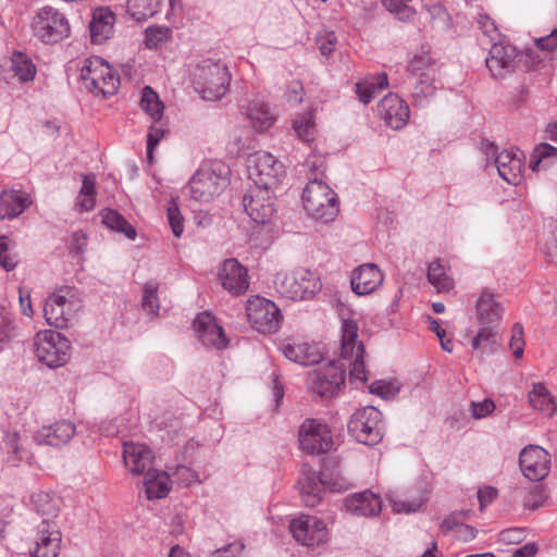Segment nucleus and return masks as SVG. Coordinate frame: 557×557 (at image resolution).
Returning a JSON list of instances; mask_svg holds the SVG:
<instances>
[{"instance_id":"obj_61","label":"nucleus","mask_w":557,"mask_h":557,"mask_svg":"<svg viewBox=\"0 0 557 557\" xmlns=\"http://www.w3.org/2000/svg\"><path fill=\"white\" fill-rule=\"evenodd\" d=\"M497 490L493 486H485L478 491V499L480 503V510L483 511L487 505L492 504L497 497Z\"/></svg>"},{"instance_id":"obj_5","label":"nucleus","mask_w":557,"mask_h":557,"mask_svg":"<svg viewBox=\"0 0 557 557\" xmlns=\"http://www.w3.org/2000/svg\"><path fill=\"white\" fill-rule=\"evenodd\" d=\"M81 79L86 89L95 96L103 98L116 94L120 87V77L115 71L100 57H90L84 60L81 67Z\"/></svg>"},{"instance_id":"obj_36","label":"nucleus","mask_w":557,"mask_h":557,"mask_svg":"<svg viewBox=\"0 0 557 557\" xmlns=\"http://www.w3.org/2000/svg\"><path fill=\"white\" fill-rule=\"evenodd\" d=\"M528 396L530 405L545 416L552 417L557 411V405L544 384L534 383Z\"/></svg>"},{"instance_id":"obj_13","label":"nucleus","mask_w":557,"mask_h":557,"mask_svg":"<svg viewBox=\"0 0 557 557\" xmlns=\"http://www.w3.org/2000/svg\"><path fill=\"white\" fill-rule=\"evenodd\" d=\"M34 34L45 44H55L70 35L67 18L52 7H44L33 22Z\"/></svg>"},{"instance_id":"obj_38","label":"nucleus","mask_w":557,"mask_h":557,"mask_svg":"<svg viewBox=\"0 0 557 557\" xmlns=\"http://www.w3.org/2000/svg\"><path fill=\"white\" fill-rule=\"evenodd\" d=\"M30 502L37 513L46 516V519H53L60 510V498L55 494L44 491L34 492Z\"/></svg>"},{"instance_id":"obj_30","label":"nucleus","mask_w":557,"mask_h":557,"mask_svg":"<svg viewBox=\"0 0 557 557\" xmlns=\"http://www.w3.org/2000/svg\"><path fill=\"white\" fill-rule=\"evenodd\" d=\"M115 23L114 13L108 8H98L92 12L89 23L90 38L94 44L101 45L109 39L113 33Z\"/></svg>"},{"instance_id":"obj_34","label":"nucleus","mask_w":557,"mask_h":557,"mask_svg":"<svg viewBox=\"0 0 557 557\" xmlns=\"http://www.w3.org/2000/svg\"><path fill=\"white\" fill-rule=\"evenodd\" d=\"M144 485L148 499L163 498L170 492V476L166 472L150 469L145 473Z\"/></svg>"},{"instance_id":"obj_11","label":"nucleus","mask_w":557,"mask_h":557,"mask_svg":"<svg viewBox=\"0 0 557 557\" xmlns=\"http://www.w3.org/2000/svg\"><path fill=\"white\" fill-rule=\"evenodd\" d=\"M246 315L252 329L262 334L275 333L282 321L278 307L261 296H251L246 302Z\"/></svg>"},{"instance_id":"obj_21","label":"nucleus","mask_w":557,"mask_h":557,"mask_svg":"<svg viewBox=\"0 0 557 557\" xmlns=\"http://www.w3.org/2000/svg\"><path fill=\"white\" fill-rule=\"evenodd\" d=\"M517 57L518 51L512 45L495 42L485 63L493 77H503L513 71Z\"/></svg>"},{"instance_id":"obj_12","label":"nucleus","mask_w":557,"mask_h":557,"mask_svg":"<svg viewBox=\"0 0 557 557\" xmlns=\"http://www.w3.org/2000/svg\"><path fill=\"white\" fill-rule=\"evenodd\" d=\"M248 176L255 186L272 189L285 175L284 165L273 154L264 151L255 153L249 159Z\"/></svg>"},{"instance_id":"obj_28","label":"nucleus","mask_w":557,"mask_h":557,"mask_svg":"<svg viewBox=\"0 0 557 557\" xmlns=\"http://www.w3.org/2000/svg\"><path fill=\"white\" fill-rule=\"evenodd\" d=\"M33 200L30 196L22 190H2L0 193V219L12 220L21 215Z\"/></svg>"},{"instance_id":"obj_44","label":"nucleus","mask_w":557,"mask_h":557,"mask_svg":"<svg viewBox=\"0 0 557 557\" xmlns=\"http://www.w3.org/2000/svg\"><path fill=\"white\" fill-rule=\"evenodd\" d=\"M428 280L437 292H448L454 287V281L446 274L440 260H435L429 264Z\"/></svg>"},{"instance_id":"obj_25","label":"nucleus","mask_w":557,"mask_h":557,"mask_svg":"<svg viewBox=\"0 0 557 557\" xmlns=\"http://www.w3.org/2000/svg\"><path fill=\"white\" fill-rule=\"evenodd\" d=\"M76 428L70 421H60L51 425L42 426L35 434V441L39 445L59 447L69 443L75 435Z\"/></svg>"},{"instance_id":"obj_49","label":"nucleus","mask_w":557,"mask_h":557,"mask_svg":"<svg viewBox=\"0 0 557 557\" xmlns=\"http://www.w3.org/2000/svg\"><path fill=\"white\" fill-rule=\"evenodd\" d=\"M168 220L174 236L181 237L184 232V218L174 199L170 201L168 207Z\"/></svg>"},{"instance_id":"obj_46","label":"nucleus","mask_w":557,"mask_h":557,"mask_svg":"<svg viewBox=\"0 0 557 557\" xmlns=\"http://www.w3.org/2000/svg\"><path fill=\"white\" fill-rule=\"evenodd\" d=\"M293 128L299 139L310 143L314 137V122L311 112H305L295 117Z\"/></svg>"},{"instance_id":"obj_64","label":"nucleus","mask_w":557,"mask_h":557,"mask_svg":"<svg viewBox=\"0 0 557 557\" xmlns=\"http://www.w3.org/2000/svg\"><path fill=\"white\" fill-rule=\"evenodd\" d=\"M87 245V235L83 231H77L72 235L70 248L73 252L83 253Z\"/></svg>"},{"instance_id":"obj_58","label":"nucleus","mask_w":557,"mask_h":557,"mask_svg":"<svg viewBox=\"0 0 557 557\" xmlns=\"http://www.w3.org/2000/svg\"><path fill=\"white\" fill-rule=\"evenodd\" d=\"M370 392L385 399H388L395 396V394L398 392V387H395L393 383L375 381L370 385Z\"/></svg>"},{"instance_id":"obj_24","label":"nucleus","mask_w":557,"mask_h":557,"mask_svg":"<svg viewBox=\"0 0 557 557\" xmlns=\"http://www.w3.org/2000/svg\"><path fill=\"white\" fill-rule=\"evenodd\" d=\"M384 276L374 263H364L354 270L350 285L355 294L362 296L373 293L383 283Z\"/></svg>"},{"instance_id":"obj_54","label":"nucleus","mask_w":557,"mask_h":557,"mask_svg":"<svg viewBox=\"0 0 557 557\" xmlns=\"http://www.w3.org/2000/svg\"><path fill=\"white\" fill-rule=\"evenodd\" d=\"M392 508L398 513L416 512L423 504V499L417 498L411 500L406 499H391Z\"/></svg>"},{"instance_id":"obj_35","label":"nucleus","mask_w":557,"mask_h":557,"mask_svg":"<svg viewBox=\"0 0 557 557\" xmlns=\"http://www.w3.org/2000/svg\"><path fill=\"white\" fill-rule=\"evenodd\" d=\"M301 484V493L304 495V500L307 506L314 507L321 500V485L336 487L339 486L337 483H332L329 480L326 471H321L319 474V480L315 481L314 478H306L305 481H300Z\"/></svg>"},{"instance_id":"obj_60","label":"nucleus","mask_w":557,"mask_h":557,"mask_svg":"<svg viewBox=\"0 0 557 557\" xmlns=\"http://www.w3.org/2000/svg\"><path fill=\"white\" fill-rule=\"evenodd\" d=\"M245 545L240 542L230 543L221 548L215 549L211 557H240Z\"/></svg>"},{"instance_id":"obj_4","label":"nucleus","mask_w":557,"mask_h":557,"mask_svg":"<svg viewBox=\"0 0 557 557\" xmlns=\"http://www.w3.org/2000/svg\"><path fill=\"white\" fill-rule=\"evenodd\" d=\"M407 71L410 78L414 79L411 92L413 104L422 107L434 96L437 89L435 85L437 76L436 61L430 52L422 51L412 57Z\"/></svg>"},{"instance_id":"obj_42","label":"nucleus","mask_w":557,"mask_h":557,"mask_svg":"<svg viewBox=\"0 0 557 557\" xmlns=\"http://www.w3.org/2000/svg\"><path fill=\"white\" fill-rule=\"evenodd\" d=\"M96 178L95 175H83L82 187L76 199V207L81 211H90L96 203Z\"/></svg>"},{"instance_id":"obj_33","label":"nucleus","mask_w":557,"mask_h":557,"mask_svg":"<svg viewBox=\"0 0 557 557\" xmlns=\"http://www.w3.org/2000/svg\"><path fill=\"white\" fill-rule=\"evenodd\" d=\"M499 347L498 325H482L472 338V348L481 355L494 354Z\"/></svg>"},{"instance_id":"obj_57","label":"nucleus","mask_w":557,"mask_h":557,"mask_svg":"<svg viewBox=\"0 0 557 557\" xmlns=\"http://www.w3.org/2000/svg\"><path fill=\"white\" fill-rule=\"evenodd\" d=\"M336 44L337 37L334 33H325L317 38L318 48L325 57H329L335 50Z\"/></svg>"},{"instance_id":"obj_2","label":"nucleus","mask_w":557,"mask_h":557,"mask_svg":"<svg viewBox=\"0 0 557 557\" xmlns=\"http://www.w3.org/2000/svg\"><path fill=\"white\" fill-rule=\"evenodd\" d=\"M301 200L307 214L323 223L334 221L339 212L336 193L321 178H318V175L309 177Z\"/></svg>"},{"instance_id":"obj_6","label":"nucleus","mask_w":557,"mask_h":557,"mask_svg":"<svg viewBox=\"0 0 557 557\" xmlns=\"http://www.w3.org/2000/svg\"><path fill=\"white\" fill-rule=\"evenodd\" d=\"M274 283L276 290L290 300L310 299L321 289L320 278L305 268L289 273H277Z\"/></svg>"},{"instance_id":"obj_14","label":"nucleus","mask_w":557,"mask_h":557,"mask_svg":"<svg viewBox=\"0 0 557 557\" xmlns=\"http://www.w3.org/2000/svg\"><path fill=\"white\" fill-rule=\"evenodd\" d=\"M62 533L53 519H42L35 528L32 557H58L61 550Z\"/></svg>"},{"instance_id":"obj_1","label":"nucleus","mask_w":557,"mask_h":557,"mask_svg":"<svg viewBox=\"0 0 557 557\" xmlns=\"http://www.w3.org/2000/svg\"><path fill=\"white\" fill-rule=\"evenodd\" d=\"M228 174V168L221 161L202 162L187 184L191 198L196 201L209 202L227 186Z\"/></svg>"},{"instance_id":"obj_40","label":"nucleus","mask_w":557,"mask_h":557,"mask_svg":"<svg viewBox=\"0 0 557 557\" xmlns=\"http://www.w3.org/2000/svg\"><path fill=\"white\" fill-rule=\"evenodd\" d=\"M102 223L110 230L124 234L128 239H135V227L119 212L106 209L101 212Z\"/></svg>"},{"instance_id":"obj_10","label":"nucleus","mask_w":557,"mask_h":557,"mask_svg":"<svg viewBox=\"0 0 557 557\" xmlns=\"http://www.w3.org/2000/svg\"><path fill=\"white\" fill-rule=\"evenodd\" d=\"M34 347L38 360L49 368L64 366L70 357L71 344L69 339L55 331L46 330L37 333Z\"/></svg>"},{"instance_id":"obj_27","label":"nucleus","mask_w":557,"mask_h":557,"mask_svg":"<svg viewBox=\"0 0 557 557\" xmlns=\"http://www.w3.org/2000/svg\"><path fill=\"white\" fill-rule=\"evenodd\" d=\"M349 512L359 517H374L382 510L381 497L371 491L356 493L345 500Z\"/></svg>"},{"instance_id":"obj_19","label":"nucleus","mask_w":557,"mask_h":557,"mask_svg":"<svg viewBox=\"0 0 557 557\" xmlns=\"http://www.w3.org/2000/svg\"><path fill=\"white\" fill-rule=\"evenodd\" d=\"M519 465L525 478L541 481L549 473L550 456L544 448L530 445L521 450Z\"/></svg>"},{"instance_id":"obj_51","label":"nucleus","mask_w":557,"mask_h":557,"mask_svg":"<svg viewBox=\"0 0 557 557\" xmlns=\"http://www.w3.org/2000/svg\"><path fill=\"white\" fill-rule=\"evenodd\" d=\"M170 29L166 27H149L146 30V46L157 48L169 39Z\"/></svg>"},{"instance_id":"obj_63","label":"nucleus","mask_w":557,"mask_h":557,"mask_svg":"<svg viewBox=\"0 0 557 557\" xmlns=\"http://www.w3.org/2000/svg\"><path fill=\"white\" fill-rule=\"evenodd\" d=\"M4 446L9 454H12L10 457V462L16 465V459L13 456L18 454V434L17 433H7L4 436Z\"/></svg>"},{"instance_id":"obj_37","label":"nucleus","mask_w":557,"mask_h":557,"mask_svg":"<svg viewBox=\"0 0 557 557\" xmlns=\"http://www.w3.org/2000/svg\"><path fill=\"white\" fill-rule=\"evenodd\" d=\"M388 86L386 73L370 75L356 84L358 99L364 104L369 103L377 90Z\"/></svg>"},{"instance_id":"obj_22","label":"nucleus","mask_w":557,"mask_h":557,"mask_svg":"<svg viewBox=\"0 0 557 557\" xmlns=\"http://www.w3.org/2000/svg\"><path fill=\"white\" fill-rule=\"evenodd\" d=\"M193 325L199 341L206 347H213L216 349H223L226 347L227 339L224 335V331L210 313H199L194 320Z\"/></svg>"},{"instance_id":"obj_55","label":"nucleus","mask_w":557,"mask_h":557,"mask_svg":"<svg viewBox=\"0 0 557 557\" xmlns=\"http://www.w3.org/2000/svg\"><path fill=\"white\" fill-rule=\"evenodd\" d=\"M495 404L492 399H484L482 401H472L470 406L471 416L474 419H482L491 414L495 410Z\"/></svg>"},{"instance_id":"obj_3","label":"nucleus","mask_w":557,"mask_h":557,"mask_svg":"<svg viewBox=\"0 0 557 557\" xmlns=\"http://www.w3.org/2000/svg\"><path fill=\"white\" fill-rule=\"evenodd\" d=\"M231 74L227 66L220 61L207 59L194 71L193 86L202 99L215 101L228 90Z\"/></svg>"},{"instance_id":"obj_7","label":"nucleus","mask_w":557,"mask_h":557,"mask_svg":"<svg viewBox=\"0 0 557 557\" xmlns=\"http://www.w3.org/2000/svg\"><path fill=\"white\" fill-rule=\"evenodd\" d=\"M342 347L341 360L348 363L350 382L360 381L366 383L368 381L364 368V346L361 342L357 343L358 324L355 320L346 319L342 324Z\"/></svg>"},{"instance_id":"obj_47","label":"nucleus","mask_w":557,"mask_h":557,"mask_svg":"<svg viewBox=\"0 0 557 557\" xmlns=\"http://www.w3.org/2000/svg\"><path fill=\"white\" fill-rule=\"evenodd\" d=\"M14 244L7 236H0V265L12 271L17 264V256L13 252Z\"/></svg>"},{"instance_id":"obj_9","label":"nucleus","mask_w":557,"mask_h":557,"mask_svg":"<svg viewBox=\"0 0 557 557\" xmlns=\"http://www.w3.org/2000/svg\"><path fill=\"white\" fill-rule=\"evenodd\" d=\"M346 367L348 363L341 359L320 364L309 373V388L320 397L335 396L345 384Z\"/></svg>"},{"instance_id":"obj_15","label":"nucleus","mask_w":557,"mask_h":557,"mask_svg":"<svg viewBox=\"0 0 557 557\" xmlns=\"http://www.w3.org/2000/svg\"><path fill=\"white\" fill-rule=\"evenodd\" d=\"M73 288L62 286L52 293L45 301L44 315L47 323L57 329L67 327L73 311Z\"/></svg>"},{"instance_id":"obj_26","label":"nucleus","mask_w":557,"mask_h":557,"mask_svg":"<svg viewBox=\"0 0 557 557\" xmlns=\"http://www.w3.org/2000/svg\"><path fill=\"white\" fill-rule=\"evenodd\" d=\"M123 459L125 466L133 473L143 474L151 469L153 453L144 444L125 442L123 444Z\"/></svg>"},{"instance_id":"obj_41","label":"nucleus","mask_w":557,"mask_h":557,"mask_svg":"<svg viewBox=\"0 0 557 557\" xmlns=\"http://www.w3.org/2000/svg\"><path fill=\"white\" fill-rule=\"evenodd\" d=\"M160 0H128L127 12L137 22L154 16L160 9Z\"/></svg>"},{"instance_id":"obj_32","label":"nucleus","mask_w":557,"mask_h":557,"mask_svg":"<svg viewBox=\"0 0 557 557\" xmlns=\"http://www.w3.org/2000/svg\"><path fill=\"white\" fill-rule=\"evenodd\" d=\"M478 321L484 325H498L503 308L487 290L481 293L475 304Z\"/></svg>"},{"instance_id":"obj_18","label":"nucleus","mask_w":557,"mask_h":557,"mask_svg":"<svg viewBox=\"0 0 557 557\" xmlns=\"http://www.w3.org/2000/svg\"><path fill=\"white\" fill-rule=\"evenodd\" d=\"M269 188L253 186L243 197L245 211L252 221L264 224L270 221L275 209Z\"/></svg>"},{"instance_id":"obj_8","label":"nucleus","mask_w":557,"mask_h":557,"mask_svg":"<svg viewBox=\"0 0 557 557\" xmlns=\"http://www.w3.org/2000/svg\"><path fill=\"white\" fill-rule=\"evenodd\" d=\"M349 434L359 443L373 446L384 435L382 412L373 406L358 409L348 422Z\"/></svg>"},{"instance_id":"obj_20","label":"nucleus","mask_w":557,"mask_h":557,"mask_svg":"<svg viewBox=\"0 0 557 557\" xmlns=\"http://www.w3.org/2000/svg\"><path fill=\"white\" fill-rule=\"evenodd\" d=\"M377 112L385 125L396 131L407 125L410 116L406 101L394 92H389L380 101Z\"/></svg>"},{"instance_id":"obj_56","label":"nucleus","mask_w":557,"mask_h":557,"mask_svg":"<svg viewBox=\"0 0 557 557\" xmlns=\"http://www.w3.org/2000/svg\"><path fill=\"white\" fill-rule=\"evenodd\" d=\"M478 25L482 34L486 36L491 41L497 39L499 36L498 29L495 23L486 14H480L478 16Z\"/></svg>"},{"instance_id":"obj_39","label":"nucleus","mask_w":557,"mask_h":557,"mask_svg":"<svg viewBox=\"0 0 557 557\" xmlns=\"http://www.w3.org/2000/svg\"><path fill=\"white\" fill-rule=\"evenodd\" d=\"M282 351L284 356L296 363L313 364L319 361V354L307 343L288 344L283 346Z\"/></svg>"},{"instance_id":"obj_16","label":"nucleus","mask_w":557,"mask_h":557,"mask_svg":"<svg viewBox=\"0 0 557 557\" xmlns=\"http://www.w3.org/2000/svg\"><path fill=\"white\" fill-rule=\"evenodd\" d=\"M289 530L298 543L308 547L319 546L329 540L325 522L315 516L302 515L293 519Z\"/></svg>"},{"instance_id":"obj_45","label":"nucleus","mask_w":557,"mask_h":557,"mask_svg":"<svg viewBox=\"0 0 557 557\" xmlns=\"http://www.w3.org/2000/svg\"><path fill=\"white\" fill-rule=\"evenodd\" d=\"M12 71L21 82L33 81L36 75V67L34 63L22 52L13 53Z\"/></svg>"},{"instance_id":"obj_62","label":"nucleus","mask_w":557,"mask_h":557,"mask_svg":"<svg viewBox=\"0 0 557 557\" xmlns=\"http://www.w3.org/2000/svg\"><path fill=\"white\" fill-rule=\"evenodd\" d=\"M535 44L543 51H554L557 49V28L553 29L549 35L537 38Z\"/></svg>"},{"instance_id":"obj_17","label":"nucleus","mask_w":557,"mask_h":557,"mask_svg":"<svg viewBox=\"0 0 557 557\" xmlns=\"http://www.w3.org/2000/svg\"><path fill=\"white\" fill-rule=\"evenodd\" d=\"M299 445L304 451L312 455L329 451L333 445L329 426L314 419L305 420L299 429Z\"/></svg>"},{"instance_id":"obj_53","label":"nucleus","mask_w":557,"mask_h":557,"mask_svg":"<svg viewBox=\"0 0 557 557\" xmlns=\"http://www.w3.org/2000/svg\"><path fill=\"white\" fill-rule=\"evenodd\" d=\"M166 129L161 125L152 124L147 135V156L151 160L153 149L158 146L160 140L165 136Z\"/></svg>"},{"instance_id":"obj_29","label":"nucleus","mask_w":557,"mask_h":557,"mask_svg":"<svg viewBox=\"0 0 557 557\" xmlns=\"http://www.w3.org/2000/svg\"><path fill=\"white\" fill-rule=\"evenodd\" d=\"M240 112L249 121V125L258 132L269 129L275 121L268 103L263 101H248L240 106Z\"/></svg>"},{"instance_id":"obj_50","label":"nucleus","mask_w":557,"mask_h":557,"mask_svg":"<svg viewBox=\"0 0 557 557\" xmlns=\"http://www.w3.org/2000/svg\"><path fill=\"white\" fill-rule=\"evenodd\" d=\"M550 157H557V148L553 147L549 144H540L532 156V161L530 163V166L533 171H537L541 162L544 159L550 158Z\"/></svg>"},{"instance_id":"obj_43","label":"nucleus","mask_w":557,"mask_h":557,"mask_svg":"<svg viewBox=\"0 0 557 557\" xmlns=\"http://www.w3.org/2000/svg\"><path fill=\"white\" fill-rule=\"evenodd\" d=\"M140 108L154 121L159 122L163 115V103L158 94L150 87H144L140 98Z\"/></svg>"},{"instance_id":"obj_31","label":"nucleus","mask_w":557,"mask_h":557,"mask_svg":"<svg viewBox=\"0 0 557 557\" xmlns=\"http://www.w3.org/2000/svg\"><path fill=\"white\" fill-rule=\"evenodd\" d=\"M499 176L508 184L518 185L522 178V161L518 152L504 150L495 158Z\"/></svg>"},{"instance_id":"obj_48","label":"nucleus","mask_w":557,"mask_h":557,"mask_svg":"<svg viewBox=\"0 0 557 557\" xmlns=\"http://www.w3.org/2000/svg\"><path fill=\"white\" fill-rule=\"evenodd\" d=\"M158 284L148 282L144 286L143 308L148 313L157 314L159 311Z\"/></svg>"},{"instance_id":"obj_23","label":"nucleus","mask_w":557,"mask_h":557,"mask_svg":"<svg viewBox=\"0 0 557 557\" xmlns=\"http://www.w3.org/2000/svg\"><path fill=\"white\" fill-rule=\"evenodd\" d=\"M219 278L223 288L233 295H240L249 287L247 269L236 259H227L223 262Z\"/></svg>"},{"instance_id":"obj_52","label":"nucleus","mask_w":557,"mask_h":557,"mask_svg":"<svg viewBox=\"0 0 557 557\" xmlns=\"http://www.w3.org/2000/svg\"><path fill=\"white\" fill-rule=\"evenodd\" d=\"M513 356L519 359L523 356L524 351V337H523V327L521 324L516 323L512 326V334L509 344Z\"/></svg>"},{"instance_id":"obj_59","label":"nucleus","mask_w":557,"mask_h":557,"mask_svg":"<svg viewBox=\"0 0 557 557\" xmlns=\"http://www.w3.org/2000/svg\"><path fill=\"white\" fill-rule=\"evenodd\" d=\"M172 475L177 480L180 484L188 486L198 480V474L186 466L176 467Z\"/></svg>"}]
</instances>
